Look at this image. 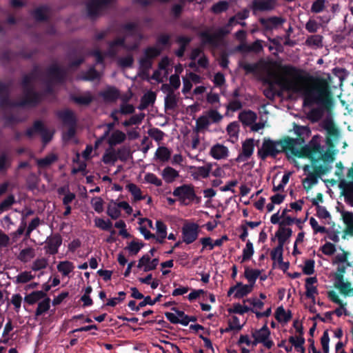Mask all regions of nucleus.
I'll use <instances>...</instances> for the list:
<instances>
[{"mask_svg":"<svg viewBox=\"0 0 353 353\" xmlns=\"http://www.w3.org/2000/svg\"><path fill=\"white\" fill-rule=\"evenodd\" d=\"M279 68L281 73L291 79L281 78L276 83L283 90L301 94L304 107L319 105L327 109L331 106L332 95L327 79L312 75L304 76L302 70L292 65H280Z\"/></svg>","mask_w":353,"mask_h":353,"instance_id":"obj_1","label":"nucleus"},{"mask_svg":"<svg viewBox=\"0 0 353 353\" xmlns=\"http://www.w3.org/2000/svg\"><path fill=\"white\" fill-rule=\"evenodd\" d=\"M305 131H308L306 127L296 125L295 133L297 137L295 139L290 137H285L279 141L265 139L261 148L258 150V157L265 161L268 157L276 158L282 152H284L288 157L289 152L298 158L308 156V148H301L305 143V139L302 135Z\"/></svg>","mask_w":353,"mask_h":353,"instance_id":"obj_2","label":"nucleus"},{"mask_svg":"<svg viewBox=\"0 0 353 353\" xmlns=\"http://www.w3.org/2000/svg\"><path fill=\"white\" fill-rule=\"evenodd\" d=\"M301 148H308V156L304 157L303 159H309L313 165L319 160H322L325 164H327L332 163L335 159L336 151L329 149L327 152H323V149L316 139V137H312L307 144L305 145L304 143Z\"/></svg>","mask_w":353,"mask_h":353,"instance_id":"obj_3","label":"nucleus"},{"mask_svg":"<svg viewBox=\"0 0 353 353\" xmlns=\"http://www.w3.org/2000/svg\"><path fill=\"white\" fill-rule=\"evenodd\" d=\"M34 80L27 74L22 77L21 85L22 88L23 97L21 99V104L27 103L28 107L34 108L43 100V94L36 91L32 86Z\"/></svg>","mask_w":353,"mask_h":353,"instance_id":"obj_4","label":"nucleus"},{"mask_svg":"<svg viewBox=\"0 0 353 353\" xmlns=\"http://www.w3.org/2000/svg\"><path fill=\"white\" fill-rule=\"evenodd\" d=\"M47 75L50 79V83L47 84L46 92L48 94L53 92V88L51 83L62 84L65 82L68 77L67 70L57 63L50 65L47 68Z\"/></svg>","mask_w":353,"mask_h":353,"instance_id":"obj_5","label":"nucleus"},{"mask_svg":"<svg viewBox=\"0 0 353 353\" xmlns=\"http://www.w3.org/2000/svg\"><path fill=\"white\" fill-rule=\"evenodd\" d=\"M57 116L62 121L64 125L68 126V129L63 133V139L65 141L71 140L76 134L77 119L74 112L69 109L59 110Z\"/></svg>","mask_w":353,"mask_h":353,"instance_id":"obj_6","label":"nucleus"},{"mask_svg":"<svg viewBox=\"0 0 353 353\" xmlns=\"http://www.w3.org/2000/svg\"><path fill=\"white\" fill-rule=\"evenodd\" d=\"M10 86L11 83H5L0 81V108L6 109L8 108L28 107L27 103L21 104V100L14 101L10 99Z\"/></svg>","mask_w":353,"mask_h":353,"instance_id":"obj_7","label":"nucleus"},{"mask_svg":"<svg viewBox=\"0 0 353 353\" xmlns=\"http://www.w3.org/2000/svg\"><path fill=\"white\" fill-rule=\"evenodd\" d=\"M345 272V266L339 265L337 272L334 275V286L339 290L340 292L345 296H353V288H351V283L348 281H344V274Z\"/></svg>","mask_w":353,"mask_h":353,"instance_id":"obj_8","label":"nucleus"},{"mask_svg":"<svg viewBox=\"0 0 353 353\" xmlns=\"http://www.w3.org/2000/svg\"><path fill=\"white\" fill-rule=\"evenodd\" d=\"M172 194L178 198L181 204H190V199L194 196V187L192 184H183L174 188Z\"/></svg>","mask_w":353,"mask_h":353,"instance_id":"obj_9","label":"nucleus"},{"mask_svg":"<svg viewBox=\"0 0 353 353\" xmlns=\"http://www.w3.org/2000/svg\"><path fill=\"white\" fill-rule=\"evenodd\" d=\"M183 241L191 244L195 241L199 234V226L195 223H188L183 225L181 230Z\"/></svg>","mask_w":353,"mask_h":353,"instance_id":"obj_10","label":"nucleus"},{"mask_svg":"<svg viewBox=\"0 0 353 353\" xmlns=\"http://www.w3.org/2000/svg\"><path fill=\"white\" fill-rule=\"evenodd\" d=\"M293 327L296 330V332L299 334L298 336H291L288 339V341L294 345L295 350L297 352H303V346L305 344V339L303 336V327L301 323L298 321H294L293 323Z\"/></svg>","mask_w":353,"mask_h":353,"instance_id":"obj_11","label":"nucleus"},{"mask_svg":"<svg viewBox=\"0 0 353 353\" xmlns=\"http://www.w3.org/2000/svg\"><path fill=\"white\" fill-rule=\"evenodd\" d=\"M259 21L263 27V33L265 34L266 32H271L283 25L285 19L281 17L273 16L268 18L261 17Z\"/></svg>","mask_w":353,"mask_h":353,"instance_id":"obj_12","label":"nucleus"},{"mask_svg":"<svg viewBox=\"0 0 353 353\" xmlns=\"http://www.w3.org/2000/svg\"><path fill=\"white\" fill-rule=\"evenodd\" d=\"M44 249L46 253L54 255L58 252L59 248L62 244V237L59 233L49 236L46 241Z\"/></svg>","mask_w":353,"mask_h":353,"instance_id":"obj_13","label":"nucleus"},{"mask_svg":"<svg viewBox=\"0 0 353 353\" xmlns=\"http://www.w3.org/2000/svg\"><path fill=\"white\" fill-rule=\"evenodd\" d=\"M277 3V0H253L252 10L253 13L256 12H268L273 10Z\"/></svg>","mask_w":353,"mask_h":353,"instance_id":"obj_14","label":"nucleus"},{"mask_svg":"<svg viewBox=\"0 0 353 353\" xmlns=\"http://www.w3.org/2000/svg\"><path fill=\"white\" fill-rule=\"evenodd\" d=\"M254 145L253 139H246L242 144V152L239 153L235 161L243 162L250 158L254 152Z\"/></svg>","mask_w":353,"mask_h":353,"instance_id":"obj_15","label":"nucleus"},{"mask_svg":"<svg viewBox=\"0 0 353 353\" xmlns=\"http://www.w3.org/2000/svg\"><path fill=\"white\" fill-rule=\"evenodd\" d=\"M282 74L283 75V77H276L275 81H272L270 79H266L264 80V82L265 83H268L269 85V87L263 91V94L267 98H268L270 99H273L276 95H277V96L281 95V93L280 92L276 91V90L274 88V84L278 85L276 83L278 79H280L281 78H288V76L284 75L283 73H282Z\"/></svg>","mask_w":353,"mask_h":353,"instance_id":"obj_16","label":"nucleus"},{"mask_svg":"<svg viewBox=\"0 0 353 353\" xmlns=\"http://www.w3.org/2000/svg\"><path fill=\"white\" fill-rule=\"evenodd\" d=\"M239 121L245 126L252 125L257 119L256 114L252 110H244L239 114Z\"/></svg>","mask_w":353,"mask_h":353,"instance_id":"obj_17","label":"nucleus"},{"mask_svg":"<svg viewBox=\"0 0 353 353\" xmlns=\"http://www.w3.org/2000/svg\"><path fill=\"white\" fill-rule=\"evenodd\" d=\"M210 153L214 159H221L228 156V149L223 145L216 143L211 148Z\"/></svg>","mask_w":353,"mask_h":353,"instance_id":"obj_18","label":"nucleus"},{"mask_svg":"<svg viewBox=\"0 0 353 353\" xmlns=\"http://www.w3.org/2000/svg\"><path fill=\"white\" fill-rule=\"evenodd\" d=\"M192 39L189 37L179 36L176 38V43L179 44V48L175 51V54L177 57H183L186 50L187 46L191 42Z\"/></svg>","mask_w":353,"mask_h":353,"instance_id":"obj_19","label":"nucleus"},{"mask_svg":"<svg viewBox=\"0 0 353 353\" xmlns=\"http://www.w3.org/2000/svg\"><path fill=\"white\" fill-rule=\"evenodd\" d=\"M101 95L105 101L114 102L119 99L120 93L118 89L113 86H110L102 92Z\"/></svg>","mask_w":353,"mask_h":353,"instance_id":"obj_20","label":"nucleus"},{"mask_svg":"<svg viewBox=\"0 0 353 353\" xmlns=\"http://www.w3.org/2000/svg\"><path fill=\"white\" fill-rule=\"evenodd\" d=\"M49 8L47 6H41L34 9L32 12V15L37 21H46L48 20L47 12H49Z\"/></svg>","mask_w":353,"mask_h":353,"instance_id":"obj_21","label":"nucleus"},{"mask_svg":"<svg viewBox=\"0 0 353 353\" xmlns=\"http://www.w3.org/2000/svg\"><path fill=\"white\" fill-rule=\"evenodd\" d=\"M156 93L153 91H149L144 94L141 97L139 109L144 110L146 109L150 105L153 104L156 100Z\"/></svg>","mask_w":353,"mask_h":353,"instance_id":"obj_22","label":"nucleus"},{"mask_svg":"<svg viewBox=\"0 0 353 353\" xmlns=\"http://www.w3.org/2000/svg\"><path fill=\"white\" fill-rule=\"evenodd\" d=\"M162 176L167 183H172L179 176V172L172 167L167 166L162 171Z\"/></svg>","mask_w":353,"mask_h":353,"instance_id":"obj_23","label":"nucleus"},{"mask_svg":"<svg viewBox=\"0 0 353 353\" xmlns=\"http://www.w3.org/2000/svg\"><path fill=\"white\" fill-rule=\"evenodd\" d=\"M125 139V134L121 130H117L112 133L108 142L110 146H114L122 143Z\"/></svg>","mask_w":353,"mask_h":353,"instance_id":"obj_24","label":"nucleus"},{"mask_svg":"<svg viewBox=\"0 0 353 353\" xmlns=\"http://www.w3.org/2000/svg\"><path fill=\"white\" fill-rule=\"evenodd\" d=\"M46 293L43 291H34L25 296L24 301L29 305H34L39 300L46 297Z\"/></svg>","mask_w":353,"mask_h":353,"instance_id":"obj_25","label":"nucleus"},{"mask_svg":"<svg viewBox=\"0 0 353 353\" xmlns=\"http://www.w3.org/2000/svg\"><path fill=\"white\" fill-rule=\"evenodd\" d=\"M45 125L40 120L34 121L32 127L28 128L25 132V135L28 138H32L35 133L40 134L44 130Z\"/></svg>","mask_w":353,"mask_h":353,"instance_id":"obj_26","label":"nucleus"},{"mask_svg":"<svg viewBox=\"0 0 353 353\" xmlns=\"http://www.w3.org/2000/svg\"><path fill=\"white\" fill-rule=\"evenodd\" d=\"M270 330L268 327L267 325H264L261 329L255 330L252 332V336H255L258 341H260L261 343L265 342V339L270 338Z\"/></svg>","mask_w":353,"mask_h":353,"instance_id":"obj_27","label":"nucleus"},{"mask_svg":"<svg viewBox=\"0 0 353 353\" xmlns=\"http://www.w3.org/2000/svg\"><path fill=\"white\" fill-rule=\"evenodd\" d=\"M260 274L261 271L259 270L251 269L249 267L245 268L244 276L252 286H254Z\"/></svg>","mask_w":353,"mask_h":353,"instance_id":"obj_28","label":"nucleus"},{"mask_svg":"<svg viewBox=\"0 0 353 353\" xmlns=\"http://www.w3.org/2000/svg\"><path fill=\"white\" fill-rule=\"evenodd\" d=\"M100 78L99 72L95 69L94 66L90 67L86 72L81 76L78 77V79L83 81H94Z\"/></svg>","mask_w":353,"mask_h":353,"instance_id":"obj_29","label":"nucleus"},{"mask_svg":"<svg viewBox=\"0 0 353 353\" xmlns=\"http://www.w3.org/2000/svg\"><path fill=\"white\" fill-rule=\"evenodd\" d=\"M70 99L77 104L88 105L93 101V97L90 92H86L83 96L71 95Z\"/></svg>","mask_w":353,"mask_h":353,"instance_id":"obj_30","label":"nucleus"},{"mask_svg":"<svg viewBox=\"0 0 353 353\" xmlns=\"http://www.w3.org/2000/svg\"><path fill=\"white\" fill-rule=\"evenodd\" d=\"M107 214L113 220H116L121 216V210L117 202L112 200L108 205Z\"/></svg>","mask_w":353,"mask_h":353,"instance_id":"obj_31","label":"nucleus"},{"mask_svg":"<svg viewBox=\"0 0 353 353\" xmlns=\"http://www.w3.org/2000/svg\"><path fill=\"white\" fill-rule=\"evenodd\" d=\"M57 155L52 153L47 155L44 158L37 159V164L39 168H44L52 165L53 163L57 161Z\"/></svg>","mask_w":353,"mask_h":353,"instance_id":"obj_32","label":"nucleus"},{"mask_svg":"<svg viewBox=\"0 0 353 353\" xmlns=\"http://www.w3.org/2000/svg\"><path fill=\"white\" fill-rule=\"evenodd\" d=\"M202 43L204 45H210L213 47L218 46L217 41H216L214 34H210L208 31H202L199 33Z\"/></svg>","mask_w":353,"mask_h":353,"instance_id":"obj_33","label":"nucleus"},{"mask_svg":"<svg viewBox=\"0 0 353 353\" xmlns=\"http://www.w3.org/2000/svg\"><path fill=\"white\" fill-rule=\"evenodd\" d=\"M275 318L279 322H288L292 319V312L290 310L286 312L282 306H280L276 310Z\"/></svg>","mask_w":353,"mask_h":353,"instance_id":"obj_34","label":"nucleus"},{"mask_svg":"<svg viewBox=\"0 0 353 353\" xmlns=\"http://www.w3.org/2000/svg\"><path fill=\"white\" fill-rule=\"evenodd\" d=\"M319 176L314 172H310L307 177L303 180V185L304 189L307 191L312 188V187L318 183Z\"/></svg>","mask_w":353,"mask_h":353,"instance_id":"obj_35","label":"nucleus"},{"mask_svg":"<svg viewBox=\"0 0 353 353\" xmlns=\"http://www.w3.org/2000/svg\"><path fill=\"white\" fill-rule=\"evenodd\" d=\"M74 268L73 263L69 261H60L57 265L58 271L63 276H68L73 271Z\"/></svg>","mask_w":353,"mask_h":353,"instance_id":"obj_36","label":"nucleus"},{"mask_svg":"<svg viewBox=\"0 0 353 353\" xmlns=\"http://www.w3.org/2000/svg\"><path fill=\"white\" fill-rule=\"evenodd\" d=\"M178 99L175 94H167L164 99V108L165 110H173L177 106Z\"/></svg>","mask_w":353,"mask_h":353,"instance_id":"obj_37","label":"nucleus"},{"mask_svg":"<svg viewBox=\"0 0 353 353\" xmlns=\"http://www.w3.org/2000/svg\"><path fill=\"white\" fill-rule=\"evenodd\" d=\"M126 189L132 194L134 196V201H138L145 199V196H142L141 189L134 183H130L126 185Z\"/></svg>","mask_w":353,"mask_h":353,"instance_id":"obj_38","label":"nucleus"},{"mask_svg":"<svg viewBox=\"0 0 353 353\" xmlns=\"http://www.w3.org/2000/svg\"><path fill=\"white\" fill-rule=\"evenodd\" d=\"M229 6L230 5L228 1L225 0H221L212 6L211 11L215 14H221L226 12L228 10Z\"/></svg>","mask_w":353,"mask_h":353,"instance_id":"obj_39","label":"nucleus"},{"mask_svg":"<svg viewBox=\"0 0 353 353\" xmlns=\"http://www.w3.org/2000/svg\"><path fill=\"white\" fill-rule=\"evenodd\" d=\"M162 50L155 46H149L143 50L144 57L152 61L161 54Z\"/></svg>","mask_w":353,"mask_h":353,"instance_id":"obj_40","label":"nucleus"},{"mask_svg":"<svg viewBox=\"0 0 353 353\" xmlns=\"http://www.w3.org/2000/svg\"><path fill=\"white\" fill-rule=\"evenodd\" d=\"M50 307V299L45 297L44 299L39 302L35 311V316H39L49 310Z\"/></svg>","mask_w":353,"mask_h":353,"instance_id":"obj_41","label":"nucleus"},{"mask_svg":"<svg viewBox=\"0 0 353 353\" xmlns=\"http://www.w3.org/2000/svg\"><path fill=\"white\" fill-rule=\"evenodd\" d=\"M35 256L34 250L32 248L23 249L19 254L18 259L23 263H27Z\"/></svg>","mask_w":353,"mask_h":353,"instance_id":"obj_42","label":"nucleus"},{"mask_svg":"<svg viewBox=\"0 0 353 353\" xmlns=\"http://www.w3.org/2000/svg\"><path fill=\"white\" fill-rule=\"evenodd\" d=\"M253 286L251 285H244L241 283V285H239L236 289V292L234 294V297L235 299H241L248 294H250L252 290Z\"/></svg>","mask_w":353,"mask_h":353,"instance_id":"obj_43","label":"nucleus"},{"mask_svg":"<svg viewBox=\"0 0 353 353\" xmlns=\"http://www.w3.org/2000/svg\"><path fill=\"white\" fill-rule=\"evenodd\" d=\"M156 157L162 162L168 161L171 156L170 150L164 146L159 147L155 153Z\"/></svg>","mask_w":353,"mask_h":353,"instance_id":"obj_44","label":"nucleus"},{"mask_svg":"<svg viewBox=\"0 0 353 353\" xmlns=\"http://www.w3.org/2000/svg\"><path fill=\"white\" fill-rule=\"evenodd\" d=\"M249 311H252V312H254L253 309L246 305H241L240 303H235L233 305V307L228 310V312L230 314H239L241 315H243Z\"/></svg>","mask_w":353,"mask_h":353,"instance_id":"obj_45","label":"nucleus"},{"mask_svg":"<svg viewBox=\"0 0 353 353\" xmlns=\"http://www.w3.org/2000/svg\"><path fill=\"white\" fill-rule=\"evenodd\" d=\"M34 278V275L32 274L30 272L24 271L16 276L14 283L17 284L26 283L32 281Z\"/></svg>","mask_w":353,"mask_h":353,"instance_id":"obj_46","label":"nucleus"},{"mask_svg":"<svg viewBox=\"0 0 353 353\" xmlns=\"http://www.w3.org/2000/svg\"><path fill=\"white\" fill-rule=\"evenodd\" d=\"M254 247L252 242L248 241L245 248L243 250L241 263L249 261L254 254Z\"/></svg>","mask_w":353,"mask_h":353,"instance_id":"obj_47","label":"nucleus"},{"mask_svg":"<svg viewBox=\"0 0 353 353\" xmlns=\"http://www.w3.org/2000/svg\"><path fill=\"white\" fill-rule=\"evenodd\" d=\"M95 226L104 231H110L112 228V223L110 220H104L102 218H96L94 219Z\"/></svg>","mask_w":353,"mask_h":353,"instance_id":"obj_48","label":"nucleus"},{"mask_svg":"<svg viewBox=\"0 0 353 353\" xmlns=\"http://www.w3.org/2000/svg\"><path fill=\"white\" fill-rule=\"evenodd\" d=\"M322 43L323 37L320 34L310 35L305 41V44L309 46H314L316 47H321L323 46Z\"/></svg>","mask_w":353,"mask_h":353,"instance_id":"obj_49","label":"nucleus"},{"mask_svg":"<svg viewBox=\"0 0 353 353\" xmlns=\"http://www.w3.org/2000/svg\"><path fill=\"white\" fill-rule=\"evenodd\" d=\"M118 159L114 150H107L103 155L102 161L105 164H114Z\"/></svg>","mask_w":353,"mask_h":353,"instance_id":"obj_50","label":"nucleus"},{"mask_svg":"<svg viewBox=\"0 0 353 353\" xmlns=\"http://www.w3.org/2000/svg\"><path fill=\"white\" fill-rule=\"evenodd\" d=\"M212 170V164L208 163L204 166H199L196 168V171L194 172V175L196 176H201L203 179L208 177L210 172Z\"/></svg>","mask_w":353,"mask_h":353,"instance_id":"obj_51","label":"nucleus"},{"mask_svg":"<svg viewBox=\"0 0 353 353\" xmlns=\"http://www.w3.org/2000/svg\"><path fill=\"white\" fill-rule=\"evenodd\" d=\"M210 124V122L209 121V119L207 116H200L196 121V131L200 132L204 129L208 128L209 125Z\"/></svg>","mask_w":353,"mask_h":353,"instance_id":"obj_52","label":"nucleus"},{"mask_svg":"<svg viewBox=\"0 0 353 353\" xmlns=\"http://www.w3.org/2000/svg\"><path fill=\"white\" fill-rule=\"evenodd\" d=\"M239 67L245 71L246 74L256 73L259 69L258 63H249L245 61H240Z\"/></svg>","mask_w":353,"mask_h":353,"instance_id":"obj_53","label":"nucleus"},{"mask_svg":"<svg viewBox=\"0 0 353 353\" xmlns=\"http://www.w3.org/2000/svg\"><path fill=\"white\" fill-rule=\"evenodd\" d=\"M347 176L352 180L347 183L342 182L344 183V190L346 192V194L353 196V164L352 167L348 170Z\"/></svg>","mask_w":353,"mask_h":353,"instance_id":"obj_54","label":"nucleus"},{"mask_svg":"<svg viewBox=\"0 0 353 353\" xmlns=\"http://www.w3.org/2000/svg\"><path fill=\"white\" fill-rule=\"evenodd\" d=\"M143 246L144 243L143 242H138L133 240L128 244L125 249L132 254H137Z\"/></svg>","mask_w":353,"mask_h":353,"instance_id":"obj_55","label":"nucleus"},{"mask_svg":"<svg viewBox=\"0 0 353 353\" xmlns=\"http://www.w3.org/2000/svg\"><path fill=\"white\" fill-rule=\"evenodd\" d=\"M139 65L140 68L143 71V73L148 76V70L152 68V61L142 57L139 59Z\"/></svg>","mask_w":353,"mask_h":353,"instance_id":"obj_56","label":"nucleus"},{"mask_svg":"<svg viewBox=\"0 0 353 353\" xmlns=\"http://www.w3.org/2000/svg\"><path fill=\"white\" fill-rule=\"evenodd\" d=\"M326 0H316L311 6V12L313 13H319L323 11L325 8Z\"/></svg>","mask_w":353,"mask_h":353,"instance_id":"obj_57","label":"nucleus"},{"mask_svg":"<svg viewBox=\"0 0 353 353\" xmlns=\"http://www.w3.org/2000/svg\"><path fill=\"white\" fill-rule=\"evenodd\" d=\"M48 265V260L46 258L36 259L31 267L33 271H39L45 269Z\"/></svg>","mask_w":353,"mask_h":353,"instance_id":"obj_58","label":"nucleus"},{"mask_svg":"<svg viewBox=\"0 0 353 353\" xmlns=\"http://www.w3.org/2000/svg\"><path fill=\"white\" fill-rule=\"evenodd\" d=\"M119 65L122 68H131L134 63V58L132 54L121 57L118 61Z\"/></svg>","mask_w":353,"mask_h":353,"instance_id":"obj_59","label":"nucleus"},{"mask_svg":"<svg viewBox=\"0 0 353 353\" xmlns=\"http://www.w3.org/2000/svg\"><path fill=\"white\" fill-rule=\"evenodd\" d=\"M145 180L147 183L153 184L157 187L162 185V181L153 173H147L145 175Z\"/></svg>","mask_w":353,"mask_h":353,"instance_id":"obj_60","label":"nucleus"},{"mask_svg":"<svg viewBox=\"0 0 353 353\" xmlns=\"http://www.w3.org/2000/svg\"><path fill=\"white\" fill-rule=\"evenodd\" d=\"M148 134L155 141H160L163 139L165 133L159 128H153L148 130Z\"/></svg>","mask_w":353,"mask_h":353,"instance_id":"obj_61","label":"nucleus"},{"mask_svg":"<svg viewBox=\"0 0 353 353\" xmlns=\"http://www.w3.org/2000/svg\"><path fill=\"white\" fill-rule=\"evenodd\" d=\"M15 199L14 195L10 194L6 199H4L1 203H0V211L3 212L5 210H7L10 208V206L14 203Z\"/></svg>","mask_w":353,"mask_h":353,"instance_id":"obj_62","label":"nucleus"},{"mask_svg":"<svg viewBox=\"0 0 353 353\" xmlns=\"http://www.w3.org/2000/svg\"><path fill=\"white\" fill-rule=\"evenodd\" d=\"M315 262L312 259H308L305 261L303 268V272L306 275H311L314 272Z\"/></svg>","mask_w":353,"mask_h":353,"instance_id":"obj_63","label":"nucleus"},{"mask_svg":"<svg viewBox=\"0 0 353 353\" xmlns=\"http://www.w3.org/2000/svg\"><path fill=\"white\" fill-rule=\"evenodd\" d=\"M156 228L157 230V233L159 235V237L161 239H165L167 236V226L161 220H157L156 221Z\"/></svg>","mask_w":353,"mask_h":353,"instance_id":"obj_64","label":"nucleus"}]
</instances>
